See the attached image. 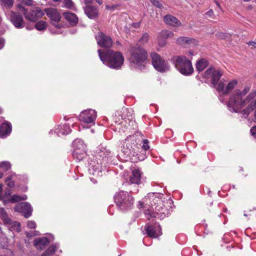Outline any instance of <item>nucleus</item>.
I'll list each match as a JSON object with an SVG mask.
<instances>
[{"label": "nucleus", "instance_id": "1", "mask_svg": "<svg viewBox=\"0 0 256 256\" xmlns=\"http://www.w3.org/2000/svg\"><path fill=\"white\" fill-rule=\"evenodd\" d=\"M250 87L244 86L242 89H237L230 96L227 106L230 110L240 113L246 118L255 110L254 121L256 122V90L250 92Z\"/></svg>", "mask_w": 256, "mask_h": 256}, {"label": "nucleus", "instance_id": "2", "mask_svg": "<svg viewBox=\"0 0 256 256\" xmlns=\"http://www.w3.org/2000/svg\"><path fill=\"white\" fill-rule=\"evenodd\" d=\"M98 52L100 60L109 68L119 69L123 65L124 58L122 52L111 50L106 52L98 50Z\"/></svg>", "mask_w": 256, "mask_h": 256}, {"label": "nucleus", "instance_id": "3", "mask_svg": "<svg viewBox=\"0 0 256 256\" xmlns=\"http://www.w3.org/2000/svg\"><path fill=\"white\" fill-rule=\"evenodd\" d=\"M129 61L131 67L138 68H144L148 60L146 50L139 46H136L130 48Z\"/></svg>", "mask_w": 256, "mask_h": 256}, {"label": "nucleus", "instance_id": "4", "mask_svg": "<svg viewBox=\"0 0 256 256\" xmlns=\"http://www.w3.org/2000/svg\"><path fill=\"white\" fill-rule=\"evenodd\" d=\"M172 61L176 69L184 75H189L194 72L191 61L184 56H176L172 58Z\"/></svg>", "mask_w": 256, "mask_h": 256}, {"label": "nucleus", "instance_id": "5", "mask_svg": "<svg viewBox=\"0 0 256 256\" xmlns=\"http://www.w3.org/2000/svg\"><path fill=\"white\" fill-rule=\"evenodd\" d=\"M114 202L116 206L122 210L130 208L134 204V198L126 192L120 191L114 196Z\"/></svg>", "mask_w": 256, "mask_h": 256}, {"label": "nucleus", "instance_id": "6", "mask_svg": "<svg viewBox=\"0 0 256 256\" xmlns=\"http://www.w3.org/2000/svg\"><path fill=\"white\" fill-rule=\"evenodd\" d=\"M238 84V81L236 79L228 80L222 78L215 86L218 92L222 94L226 95L234 90Z\"/></svg>", "mask_w": 256, "mask_h": 256}, {"label": "nucleus", "instance_id": "7", "mask_svg": "<svg viewBox=\"0 0 256 256\" xmlns=\"http://www.w3.org/2000/svg\"><path fill=\"white\" fill-rule=\"evenodd\" d=\"M96 117V111L90 109L82 112L79 116V120L84 128H89L94 125Z\"/></svg>", "mask_w": 256, "mask_h": 256}, {"label": "nucleus", "instance_id": "8", "mask_svg": "<svg viewBox=\"0 0 256 256\" xmlns=\"http://www.w3.org/2000/svg\"><path fill=\"white\" fill-rule=\"evenodd\" d=\"M150 56L152 60V64L158 71L164 72L170 70V66L168 62L158 54L152 52L150 54Z\"/></svg>", "mask_w": 256, "mask_h": 256}, {"label": "nucleus", "instance_id": "9", "mask_svg": "<svg viewBox=\"0 0 256 256\" xmlns=\"http://www.w3.org/2000/svg\"><path fill=\"white\" fill-rule=\"evenodd\" d=\"M6 16L16 28H22L24 26L23 16L19 13L14 10H10L6 13Z\"/></svg>", "mask_w": 256, "mask_h": 256}, {"label": "nucleus", "instance_id": "10", "mask_svg": "<svg viewBox=\"0 0 256 256\" xmlns=\"http://www.w3.org/2000/svg\"><path fill=\"white\" fill-rule=\"evenodd\" d=\"M46 16L50 18L52 24L56 28H60L62 24L60 23L61 16L56 9L52 8H45L44 10Z\"/></svg>", "mask_w": 256, "mask_h": 256}, {"label": "nucleus", "instance_id": "11", "mask_svg": "<svg viewBox=\"0 0 256 256\" xmlns=\"http://www.w3.org/2000/svg\"><path fill=\"white\" fill-rule=\"evenodd\" d=\"M19 8H22L23 10V14L25 18L31 22L36 21L38 18H42L44 14V11L38 8H36L30 12H28L26 9L20 6Z\"/></svg>", "mask_w": 256, "mask_h": 256}, {"label": "nucleus", "instance_id": "12", "mask_svg": "<svg viewBox=\"0 0 256 256\" xmlns=\"http://www.w3.org/2000/svg\"><path fill=\"white\" fill-rule=\"evenodd\" d=\"M97 44L103 48H110L113 44L112 38L104 34L99 32L95 36Z\"/></svg>", "mask_w": 256, "mask_h": 256}, {"label": "nucleus", "instance_id": "13", "mask_svg": "<svg viewBox=\"0 0 256 256\" xmlns=\"http://www.w3.org/2000/svg\"><path fill=\"white\" fill-rule=\"evenodd\" d=\"M222 74L223 73L221 70L211 68L206 70L204 76L206 78L211 77L212 84L216 86Z\"/></svg>", "mask_w": 256, "mask_h": 256}, {"label": "nucleus", "instance_id": "14", "mask_svg": "<svg viewBox=\"0 0 256 256\" xmlns=\"http://www.w3.org/2000/svg\"><path fill=\"white\" fill-rule=\"evenodd\" d=\"M174 36V34L172 31L167 30H162L158 36V46L160 47L164 46L166 44V40L173 38Z\"/></svg>", "mask_w": 256, "mask_h": 256}, {"label": "nucleus", "instance_id": "15", "mask_svg": "<svg viewBox=\"0 0 256 256\" xmlns=\"http://www.w3.org/2000/svg\"><path fill=\"white\" fill-rule=\"evenodd\" d=\"M15 211L21 212L26 218L32 214V208L30 205L27 202H20L17 204L14 208Z\"/></svg>", "mask_w": 256, "mask_h": 256}, {"label": "nucleus", "instance_id": "16", "mask_svg": "<svg viewBox=\"0 0 256 256\" xmlns=\"http://www.w3.org/2000/svg\"><path fill=\"white\" fill-rule=\"evenodd\" d=\"M145 230L148 235L152 238H156L162 234L161 228L158 224L154 226L146 225L145 226Z\"/></svg>", "mask_w": 256, "mask_h": 256}, {"label": "nucleus", "instance_id": "17", "mask_svg": "<svg viewBox=\"0 0 256 256\" xmlns=\"http://www.w3.org/2000/svg\"><path fill=\"white\" fill-rule=\"evenodd\" d=\"M176 44L183 46H186L192 44H196L197 41L194 38H190L188 37L182 36L176 40Z\"/></svg>", "mask_w": 256, "mask_h": 256}, {"label": "nucleus", "instance_id": "18", "mask_svg": "<svg viewBox=\"0 0 256 256\" xmlns=\"http://www.w3.org/2000/svg\"><path fill=\"white\" fill-rule=\"evenodd\" d=\"M164 22L168 24L173 26H182V23L176 17L171 15H166L164 18Z\"/></svg>", "mask_w": 256, "mask_h": 256}, {"label": "nucleus", "instance_id": "19", "mask_svg": "<svg viewBox=\"0 0 256 256\" xmlns=\"http://www.w3.org/2000/svg\"><path fill=\"white\" fill-rule=\"evenodd\" d=\"M84 12L90 18H96L98 14L97 8L92 6H86L84 8Z\"/></svg>", "mask_w": 256, "mask_h": 256}, {"label": "nucleus", "instance_id": "20", "mask_svg": "<svg viewBox=\"0 0 256 256\" xmlns=\"http://www.w3.org/2000/svg\"><path fill=\"white\" fill-rule=\"evenodd\" d=\"M49 240L46 238H39L34 240V244L38 250H42L48 244Z\"/></svg>", "mask_w": 256, "mask_h": 256}, {"label": "nucleus", "instance_id": "21", "mask_svg": "<svg viewBox=\"0 0 256 256\" xmlns=\"http://www.w3.org/2000/svg\"><path fill=\"white\" fill-rule=\"evenodd\" d=\"M142 172L138 169H134L132 171V175L130 177V182L132 184H138L141 182Z\"/></svg>", "mask_w": 256, "mask_h": 256}, {"label": "nucleus", "instance_id": "22", "mask_svg": "<svg viewBox=\"0 0 256 256\" xmlns=\"http://www.w3.org/2000/svg\"><path fill=\"white\" fill-rule=\"evenodd\" d=\"M12 130V126L8 122H4L0 126V137L10 134Z\"/></svg>", "mask_w": 256, "mask_h": 256}, {"label": "nucleus", "instance_id": "23", "mask_svg": "<svg viewBox=\"0 0 256 256\" xmlns=\"http://www.w3.org/2000/svg\"><path fill=\"white\" fill-rule=\"evenodd\" d=\"M66 20L72 26L76 25L78 22V18L76 14L73 13L66 12L64 14Z\"/></svg>", "mask_w": 256, "mask_h": 256}, {"label": "nucleus", "instance_id": "24", "mask_svg": "<svg viewBox=\"0 0 256 256\" xmlns=\"http://www.w3.org/2000/svg\"><path fill=\"white\" fill-rule=\"evenodd\" d=\"M73 150L84 151L86 146L84 142L80 139H76L72 142Z\"/></svg>", "mask_w": 256, "mask_h": 256}, {"label": "nucleus", "instance_id": "25", "mask_svg": "<svg viewBox=\"0 0 256 256\" xmlns=\"http://www.w3.org/2000/svg\"><path fill=\"white\" fill-rule=\"evenodd\" d=\"M71 132V130L70 126L67 124H64L62 126H58V129H56V132L58 136L60 135H65L68 134Z\"/></svg>", "mask_w": 256, "mask_h": 256}, {"label": "nucleus", "instance_id": "26", "mask_svg": "<svg viewBox=\"0 0 256 256\" xmlns=\"http://www.w3.org/2000/svg\"><path fill=\"white\" fill-rule=\"evenodd\" d=\"M208 61L206 59L202 58L196 62V69L198 72H202L208 66Z\"/></svg>", "mask_w": 256, "mask_h": 256}, {"label": "nucleus", "instance_id": "27", "mask_svg": "<svg viewBox=\"0 0 256 256\" xmlns=\"http://www.w3.org/2000/svg\"><path fill=\"white\" fill-rule=\"evenodd\" d=\"M0 218L5 224L11 223V219L8 217L5 210L3 208H0Z\"/></svg>", "mask_w": 256, "mask_h": 256}, {"label": "nucleus", "instance_id": "28", "mask_svg": "<svg viewBox=\"0 0 256 256\" xmlns=\"http://www.w3.org/2000/svg\"><path fill=\"white\" fill-rule=\"evenodd\" d=\"M72 155L74 158L78 160H82L83 159L86 158V150L84 151H80V150H73Z\"/></svg>", "mask_w": 256, "mask_h": 256}, {"label": "nucleus", "instance_id": "29", "mask_svg": "<svg viewBox=\"0 0 256 256\" xmlns=\"http://www.w3.org/2000/svg\"><path fill=\"white\" fill-rule=\"evenodd\" d=\"M14 4V0H0V6L3 8L10 9Z\"/></svg>", "mask_w": 256, "mask_h": 256}, {"label": "nucleus", "instance_id": "30", "mask_svg": "<svg viewBox=\"0 0 256 256\" xmlns=\"http://www.w3.org/2000/svg\"><path fill=\"white\" fill-rule=\"evenodd\" d=\"M27 198L26 196L24 195L22 196H20L17 195V194H14L10 196V198L9 199V202H16L20 201H21L22 200H25Z\"/></svg>", "mask_w": 256, "mask_h": 256}, {"label": "nucleus", "instance_id": "31", "mask_svg": "<svg viewBox=\"0 0 256 256\" xmlns=\"http://www.w3.org/2000/svg\"><path fill=\"white\" fill-rule=\"evenodd\" d=\"M149 38H150V36L148 33L145 32V33L143 34L142 37L138 40V45L139 44V45L141 46V45L145 44H146L148 42V41L149 40Z\"/></svg>", "mask_w": 256, "mask_h": 256}, {"label": "nucleus", "instance_id": "32", "mask_svg": "<svg viewBox=\"0 0 256 256\" xmlns=\"http://www.w3.org/2000/svg\"><path fill=\"white\" fill-rule=\"evenodd\" d=\"M56 248L54 246H50L42 255V256H50L54 254Z\"/></svg>", "mask_w": 256, "mask_h": 256}, {"label": "nucleus", "instance_id": "33", "mask_svg": "<svg viewBox=\"0 0 256 256\" xmlns=\"http://www.w3.org/2000/svg\"><path fill=\"white\" fill-rule=\"evenodd\" d=\"M10 226L13 230H16L17 232H19L20 230V223L18 222H12L10 224H6Z\"/></svg>", "mask_w": 256, "mask_h": 256}, {"label": "nucleus", "instance_id": "34", "mask_svg": "<svg viewBox=\"0 0 256 256\" xmlns=\"http://www.w3.org/2000/svg\"><path fill=\"white\" fill-rule=\"evenodd\" d=\"M35 28L38 30H44L46 28V24L44 21L40 20L36 24Z\"/></svg>", "mask_w": 256, "mask_h": 256}, {"label": "nucleus", "instance_id": "35", "mask_svg": "<svg viewBox=\"0 0 256 256\" xmlns=\"http://www.w3.org/2000/svg\"><path fill=\"white\" fill-rule=\"evenodd\" d=\"M11 164L9 162L4 161L0 163V168H1L4 171H7L10 169Z\"/></svg>", "mask_w": 256, "mask_h": 256}, {"label": "nucleus", "instance_id": "36", "mask_svg": "<svg viewBox=\"0 0 256 256\" xmlns=\"http://www.w3.org/2000/svg\"><path fill=\"white\" fill-rule=\"evenodd\" d=\"M64 6L68 8H70L74 6V3L72 0H64Z\"/></svg>", "mask_w": 256, "mask_h": 256}, {"label": "nucleus", "instance_id": "37", "mask_svg": "<svg viewBox=\"0 0 256 256\" xmlns=\"http://www.w3.org/2000/svg\"><path fill=\"white\" fill-rule=\"evenodd\" d=\"M12 176H10L6 178V182H7V185L10 188H12L14 186V181L12 180Z\"/></svg>", "mask_w": 256, "mask_h": 256}, {"label": "nucleus", "instance_id": "38", "mask_svg": "<svg viewBox=\"0 0 256 256\" xmlns=\"http://www.w3.org/2000/svg\"><path fill=\"white\" fill-rule=\"evenodd\" d=\"M20 2L28 6H31L33 4L34 1L32 0H18Z\"/></svg>", "mask_w": 256, "mask_h": 256}, {"label": "nucleus", "instance_id": "39", "mask_svg": "<svg viewBox=\"0 0 256 256\" xmlns=\"http://www.w3.org/2000/svg\"><path fill=\"white\" fill-rule=\"evenodd\" d=\"M110 152L106 151V153H104L103 154H100V158H102V160L104 158H109L110 156H108L109 155H110Z\"/></svg>", "mask_w": 256, "mask_h": 256}, {"label": "nucleus", "instance_id": "40", "mask_svg": "<svg viewBox=\"0 0 256 256\" xmlns=\"http://www.w3.org/2000/svg\"><path fill=\"white\" fill-rule=\"evenodd\" d=\"M27 226L30 228H34L36 226V224L34 221H28Z\"/></svg>", "mask_w": 256, "mask_h": 256}, {"label": "nucleus", "instance_id": "41", "mask_svg": "<svg viewBox=\"0 0 256 256\" xmlns=\"http://www.w3.org/2000/svg\"><path fill=\"white\" fill-rule=\"evenodd\" d=\"M150 2L153 4L154 6H156L160 8L162 7V5L159 2L158 0H150Z\"/></svg>", "mask_w": 256, "mask_h": 256}, {"label": "nucleus", "instance_id": "42", "mask_svg": "<svg viewBox=\"0 0 256 256\" xmlns=\"http://www.w3.org/2000/svg\"><path fill=\"white\" fill-rule=\"evenodd\" d=\"M119 6H120L119 4H115V5H112V6L108 5V6H106V8L108 10H114V9H116V8H118Z\"/></svg>", "mask_w": 256, "mask_h": 256}, {"label": "nucleus", "instance_id": "43", "mask_svg": "<svg viewBox=\"0 0 256 256\" xmlns=\"http://www.w3.org/2000/svg\"><path fill=\"white\" fill-rule=\"evenodd\" d=\"M250 133L252 136L256 138V126L250 129Z\"/></svg>", "mask_w": 256, "mask_h": 256}, {"label": "nucleus", "instance_id": "44", "mask_svg": "<svg viewBox=\"0 0 256 256\" xmlns=\"http://www.w3.org/2000/svg\"><path fill=\"white\" fill-rule=\"evenodd\" d=\"M143 148L145 150H147L149 148V146L148 145V140H144V144H143Z\"/></svg>", "mask_w": 256, "mask_h": 256}, {"label": "nucleus", "instance_id": "45", "mask_svg": "<svg viewBox=\"0 0 256 256\" xmlns=\"http://www.w3.org/2000/svg\"><path fill=\"white\" fill-rule=\"evenodd\" d=\"M206 14L208 16L212 18L214 15V12L212 10H210Z\"/></svg>", "mask_w": 256, "mask_h": 256}, {"label": "nucleus", "instance_id": "46", "mask_svg": "<svg viewBox=\"0 0 256 256\" xmlns=\"http://www.w3.org/2000/svg\"><path fill=\"white\" fill-rule=\"evenodd\" d=\"M140 22H136V23H133L132 24V26L133 27L135 28H138L140 27Z\"/></svg>", "mask_w": 256, "mask_h": 256}, {"label": "nucleus", "instance_id": "47", "mask_svg": "<svg viewBox=\"0 0 256 256\" xmlns=\"http://www.w3.org/2000/svg\"><path fill=\"white\" fill-rule=\"evenodd\" d=\"M248 44L249 46H252L254 48H256V42H250Z\"/></svg>", "mask_w": 256, "mask_h": 256}, {"label": "nucleus", "instance_id": "48", "mask_svg": "<svg viewBox=\"0 0 256 256\" xmlns=\"http://www.w3.org/2000/svg\"><path fill=\"white\" fill-rule=\"evenodd\" d=\"M2 184H0V199H2Z\"/></svg>", "mask_w": 256, "mask_h": 256}, {"label": "nucleus", "instance_id": "49", "mask_svg": "<svg viewBox=\"0 0 256 256\" xmlns=\"http://www.w3.org/2000/svg\"><path fill=\"white\" fill-rule=\"evenodd\" d=\"M145 214H146V215H149V214H150L149 210H146L145 212ZM150 216H148L147 217L148 219H150V218L152 217V214H150Z\"/></svg>", "mask_w": 256, "mask_h": 256}, {"label": "nucleus", "instance_id": "50", "mask_svg": "<svg viewBox=\"0 0 256 256\" xmlns=\"http://www.w3.org/2000/svg\"><path fill=\"white\" fill-rule=\"evenodd\" d=\"M92 0H85V1H84V4H89L92 3Z\"/></svg>", "mask_w": 256, "mask_h": 256}, {"label": "nucleus", "instance_id": "51", "mask_svg": "<svg viewBox=\"0 0 256 256\" xmlns=\"http://www.w3.org/2000/svg\"><path fill=\"white\" fill-rule=\"evenodd\" d=\"M4 46L3 41L0 38V49H1Z\"/></svg>", "mask_w": 256, "mask_h": 256}, {"label": "nucleus", "instance_id": "52", "mask_svg": "<svg viewBox=\"0 0 256 256\" xmlns=\"http://www.w3.org/2000/svg\"><path fill=\"white\" fill-rule=\"evenodd\" d=\"M224 36V34L223 33H220L218 34V38H223Z\"/></svg>", "mask_w": 256, "mask_h": 256}, {"label": "nucleus", "instance_id": "53", "mask_svg": "<svg viewBox=\"0 0 256 256\" xmlns=\"http://www.w3.org/2000/svg\"><path fill=\"white\" fill-rule=\"evenodd\" d=\"M6 246V244L4 242V244H2V242H0V248H4Z\"/></svg>", "mask_w": 256, "mask_h": 256}, {"label": "nucleus", "instance_id": "54", "mask_svg": "<svg viewBox=\"0 0 256 256\" xmlns=\"http://www.w3.org/2000/svg\"><path fill=\"white\" fill-rule=\"evenodd\" d=\"M100 5L102 4V0H95Z\"/></svg>", "mask_w": 256, "mask_h": 256}, {"label": "nucleus", "instance_id": "55", "mask_svg": "<svg viewBox=\"0 0 256 256\" xmlns=\"http://www.w3.org/2000/svg\"><path fill=\"white\" fill-rule=\"evenodd\" d=\"M188 54L190 55V56H193L194 54H193V52L192 51H190L188 52Z\"/></svg>", "mask_w": 256, "mask_h": 256}, {"label": "nucleus", "instance_id": "56", "mask_svg": "<svg viewBox=\"0 0 256 256\" xmlns=\"http://www.w3.org/2000/svg\"><path fill=\"white\" fill-rule=\"evenodd\" d=\"M3 176V174L2 172H0V178H2Z\"/></svg>", "mask_w": 256, "mask_h": 256}, {"label": "nucleus", "instance_id": "57", "mask_svg": "<svg viewBox=\"0 0 256 256\" xmlns=\"http://www.w3.org/2000/svg\"><path fill=\"white\" fill-rule=\"evenodd\" d=\"M216 5H217L220 8V4H218V2H216Z\"/></svg>", "mask_w": 256, "mask_h": 256}, {"label": "nucleus", "instance_id": "58", "mask_svg": "<svg viewBox=\"0 0 256 256\" xmlns=\"http://www.w3.org/2000/svg\"><path fill=\"white\" fill-rule=\"evenodd\" d=\"M54 0V2H58V1H59L60 0Z\"/></svg>", "mask_w": 256, "mask_h": 256}, {"label": "nucleus", "instance_id": "59", "mask_svg": "<svg viewBox=\"0 0 256 256\" xmlns=\"http://www.w3.org/2000/svg\"><path fill=\"white\" fill-rule=\"evenodd\" d=\"M4 256L2 255V256Z\"/></svg>", "mask_w": 256, "mask_h": 256}]
</instances>
